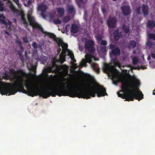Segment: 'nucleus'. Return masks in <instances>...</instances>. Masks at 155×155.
<instances>
[{"label": "nucleus", "instance_id": "1a4fd4ad", "mask_svg": "<svg viewBox=\"0 0 155 155\" xmlns=\"http://www.w3.org/2000/svg\"><path fill=\"white\" fill-rule=\"evenodd\" d=\"M103 69L104 71L107 73L113 72L117 71L113 66L107 64H104Z\"/></svg>", "mask_w": 155, "mask_h": 155}, {"label": "nucleus", "instance_id": "603ef678", "mask_svg": "<svg viewBox=\"0 0 155 155\" xmlns=\"http://www.w3.org/2000/svg\"><path fill=\"white\" fill-rule=\"evenodd\" d=\"M147 45L149 46H151L152 45V43L151 42L149 41L147 42Z\"/></svg>", "mask_w": 155, "mask_h": 155}, {"label": "nucleus", "instance_id": "49530a36", "mask_svg": "<svg viewBox=\"0 0 155 155\" xmlns=\"http://www.w3.org/2000/svg\"><path fill=\"white\" fill-rule=\"evenodd\" d=\"M18 6V7L20 5L19 0H12Z\"/></svg>", "mask_w": 155, "mask_h": 155}, {"label": "nucleus", "instance_id": "72a5a7b5", "mask_svg": "<svg viewBox=\"0 0 155 155\" xmlns=\"http://www.w3.org/2000/svg\"><path fill=\"white\" fill-rule=\"evenodd\" d=\"M68 55L69 56L70 58L73 57L74 56V55L72 52L70 51L69 49H68Z\"/></svg>", "mask_w": 155, "mask_h": 155}, {"label": "nucleus", "instance_id": "09e8293b", "mask_svg": "<svg viewBox=\"0 0 155 155\" xmlns=\"http://www.w3.org/2000/svg\"><path fill=\"white\" fill-rule=\"evenodd\" d=\"M44 45V44H40L38 45V46L41 50H42V46Z\"/></svg>", "mask_w": 155, "mask_h": 155}, {"label": "nucleus", "instance_id": "dca6fc26", "mask_svg": "<svg viewBox=\"0 0 155 155\" xmlns=\"http://www.w3.org/2000/svg\"><path fill=\"white\" fill-rule=\"evenodd\" d=\"M137 45V43L134 40H130L127 44V47L129 49L134 48Z\"/></svg>", "mask_w": 155, "mask_h": 155}, {"label": "nucleus", "instance_id": "f3484780", "mask_svg": "<svg viewBox=\"0 0 155 155\" xmlns=\"http://www.w3.org/2000/svg\"><path fill=\"white\" fill-rule=\"evenodd\" d=\"M111 62L113 63L115 67H118L120 68L121 67V64L119 61L117 60L116 58H112L111 60Z\"/></svg>", "mask_w": 155, "mask_h": 155}, {"label": "nucleus", "instance_id": "680f3d73", "mask_svg": "<svg viewBox=\"0 0 155 155\" xmlns=\"http://www.w3.org/2000/svg\"><path fill=\"white\" fill-rule=\"evenodd\" d=\"M153 95H155V89H154V90L153 91Z\"/></svg>", "mask_w": 155, "mask_h": 155}, {"label": "nucleus", "instance_id": "0eeeda50", "mask_svg": "<svg viewBox=\"0 0 155 155\" xmlns=\"http://www.w3.org/2000/svg\"><path fill=\"white\" fill-rule=\"evenodd\" d=\"M85 60L83 59L80 65L82 67L86 66L87 62L91 63L92 62V59L94 58V56L91 54H87L85 56Z\"/></svg>", "mask_w": 155, "mask_h": 155}, {"label": "nucleus", "instance_id": "052dcab7", "mask_svg": "<svg viewBox=\"0 0 155 155\" xmlns=\"http://www.w3.org/2000/svg\"><path fill=\"white\" fill-rule=\"evenodd\" d=\"M5 34H6L7 35H9V33L8 31H5Z\"/></svg>", "mask_w": 155, "mask_h": 155}, {"label": "nucleus", "instance_id": "393cba45", "mask_svg": "<svg viewBox=\"0 0 155 155\" xmlns=\"http://www.w3.org/2000/svg\"><path fill=\"white\" fill-rule=\"evenodd\" d=\"M68 13L71 14L73 13L74 11V7L72 5H69L68 6Z\"/></svg>", "mask_w": 155, "mask_h": 155}, {"label": "nucleus", "instance_id": "79ce46f5", "mask_svg": "<svg viewBox=\"0 0 155 155\" xmlns=\"http://www.w3.org/2000/svg\"><path fill=\"white\" fill-rule=\"evenodd\" d=\"M96 38L98 41L102 40V37L101 35H97L96 36Z\"/></svg>", "mask_w": 155, "mask_h": 155}, {"label": "nucleus", "instance_id": "e433bc0d", "mask_svg": "<svg viewBox=\"0 0 155 155\" xmlns=\"http://www.w3.org/2000/svg\"><path fill=\"white\" fill-rule=\"evenodd\" d=\"M76 2L78 3H80L81 4H84L85 3L87 0H76Z\"/></svg>", "mask_w": 155, "mask_h": 155}, {"label": "nucleus", "instance_id": "6ab92c4d", "mask_svg": "<svg viewBox=\"0 0 155 155\" xmlns=\"http://www.w3.org/2000/svg\"><path fill=\"white\" fill-rule=\"evenodd\" d=\"M68 44H65L63 47H62V50L61 53L60 54H62L63 55L66 56V53L68 51Z\"/></svg>", "mask_w": 155, "mask_h": 155}, {"label": "nucleus", "instance_id": "7c9ffc66", "mask_svg": "<svg viewBox=\"0 0 155 155\" xmlns=\"http://www.w3.org/2000/svg\"><path fill=\"white\" fill-rule=\"evenodd\" d=\"M133 63L134 64H137L138 61V59L136 57H133L132 59Z\"/></svg>", "mask_w": 155, "mask_h": 155}, {"label": "nucleus", "instance_id": "4468645a", "mask_svg": "<svg viewBox=\"0 0 155 155\" xmlns=\"http://www.w3.org/2000/svg\"><path fill=\"white\" fill-rule=\"evenodd\" d=\"M143 14L144 17L147 16L149 14V8L147 5L143 4L142 7Z\"/></svg>", "mask_w": 155, "mask_h": 155}, {"label": "nucleus", "instance_id": "4be33fe9", "mask_svg": "<svg viewBox=\"0 0 155 155\" xmlns=\"http://www.w3.org/2000/svg\"><path fill=\"white\" fill-rule=\"evenodd\" d=\"M47 7L45 5L41 4L38 6V10L41 12H45L47 9Z\"/></svg>", "mask_w": 155, "mask_h": 155}, {"label": "nucleus", "instance_id": "338daca9", "mask_svg": "<svg viewBox=\"0 0 155 155\" xmlns=\"http://www.w3.org/2000/svg\"><path fill=\"white\" fill-rule=\"evenodd\" d=\"M64 81H65V78H64Z\"/></svg>", "mask_w": 155, "mask_h": 155}, {"label": "nucleus", "instance_id": "5fc2aeb1", "mask_svg": "<svg viewBox=\"0 0 155 155\" xmlns=\"http://www.w3.org/2000/svg\"><path fill=\"white\" fill-rule=\"evenodd\" d=\"M71 58V60L73 61V62L74 63H75L76 62V60L74 58V56L73 58Z\"/></svg>", "mask_w": 155, "mask_h": 155}, {"label": "nucleus", "instance_id": "473e14b6", "mask_svg": "<svg viewBox=\"0 0 155 155\" xmlns=\"http://www.w3.org/2000/svg\"><path fill=\"white\" fill-rule=\"evenodd\" d=\"M148 35V37L150 38L155 40V34L150 33Z\"/></svg>", "mask_w": 155, "mask_h": 155}, {"label": "nucleus", "instance_id": "3c124183", "mask_svg": "<svg viewBox=\"0 0 155 155\" xmlns=\"http://www.w3.org/2000/svg\"><path fill=\"white\" fill-rule=\"evenodd\" d=\"M45 12H42L41 14V15L42 16V17L44 18H45L46 17V16L44 13Z\"/></svg>", "mask_w": 155, "mask_h": 155}, {"label": "nucleus", "instance_id": "e2e57ef3", "mask_svg": "<svg viewBox=\"0 0 155 155\" xmlns=\"http://www.w3.org/2000/svg\"><path fill=\"white\" fill-rule=\"evenodd\" d=\"M147 59H148V60H150V56H148V58H147Z\"/></svg>", "mask_w": 155, "mask_h": 155}, {"label": "nucleus", "instance_id": "4c0bfd02", "mask_svg": "<svg viewBox=\"0 0 155 155\" xmlns=\"http://www.w3.org/2000/svg\"><path fill=\"white\" fill-rule=\"evenodd\" d=\"M22 39L24 43H28L29 41L28 39L26 37H22Z\"/></svg>", "mask_w": 155, "mask_h": 155}, {"label": "nucleus", "instance_id": "ea45409f", "mask_svg": "<svg viewBox=\"0 0 155 155\" xmlns=\"http://www.w3.org/2000/svg\"><path fill=\"white\" fill-rule=\"evenodd\" d=\"M32 45L33 47L34 48V49H36L38 48V45H37V43L36 42H33L32 44Z\"/></svg>", "mask_w": 155, "mask_h": 155}, {"label": "nucleus", "instance_id": "13d9d810", "mask_svg": "<svg viewBox=\"0 0 155 155\" xmlns=\"http://www.w3.org/2000/svg\"><path fill=\"white\" fill-rule=\"evenodd\" d=\"M152 57L154 59H155V54L152 53L151 54Z\"/></svg>", "mask_w": 155, "mask_h": 155}, {"label": "nucleus", "instance_id": "8fccbe9b", "mask_svg": "<svg viewBox=\"0 0 155 155\" xmlns=\"http://www.w3.org/2000/svg\"><path fill=\"white\" fill-rule=\"evenodd\" d=\"M70 26V25L68 24L66 25L65 27V29L66 31H69V28Z\"/></svg>", "mask_w": 155, "mask_h": 155}, {"label": "nucleus", "instance_id": "ddd939ff", "mask_svg": "<svg viewBox=\"0 0 155 155\" xmlns=\"http://www.w3.org/2000/svg\"><path fill=\"white\" fill-rule=\"evenodd\" d=\"M54 41L56 43L58 47L61 46L62 47H63L65 44H67V43H64L62 39L59 38L57 37L56 38H55L54 39Z\"/></svg>", "mask_w": 155, "mask_h": 155}, {"label": "nucleus", "instance_id": "f8f14e48", "mask_svg": "<svg viewBox=\"0 0 155 155\" xmlns=\"http://www.w3.org/2000/svg\"><path fill=\"white\" fill-rule=\"evenodd\" d=\"M113 35L115 41L118 40L120 38L122 37V35L119 29L115 30L113 33Z\"/></svg>", "mask_w": 155, "mask_h": 155}, {"label": "nucleus", "instance_id": "20e7f679", "mask_svg": "<svg viewBox=\"0 0 155 155\" xmlns=\"http://www.w3.org/2000/svg\"><path fill=\"white\" fill-rule=\"evenodd\" d=\"M6 5L9 6L11 10L14 13H18V10L15 8L12 2L9 0H0V11H3Z\"/></svg>", "mask_w": 155, "mask_h": 155}, {"label": "nucleus", "instance_id": "cd10ccee", "mask_svg": "<svg viewBox=\"0 0 155 155\" xmlns=\"http://www.w3.org/2000/svg\"><path fill=\"white\" fill-rule=\"evenodd\" d=\"M122 28L125 33H128L130 31L129 27L127 26H125V25H123Z\"/></svg>", "mask_w": 155, "mask_h": 155}, {"label": "nucleus", "instance_id": "a19ab883", "mask_svg": "<svg viewBox=\"0 0 155 155\" xmlns=\"http://www.w3.org/2000/svg\"><path fill=\"white\" fill-rule=\"evenodd\" d=\"M130 77H131V78L133 80V81L134 83H130L129 82H128L127 81L128 83V85H129V86H131V85H132L133 84H135V81H134V78H134V77H131V76H130ZM136 79H137V78H136Z\"/></svg>", "mask_w": 155, "mask_h": 155}, {"label": "nucleus", "instance_id": "69168bd1", "mask_svg": "<svg viewBox=\"0 0 155 155\" xmlns=\"http://www.w3.org/2000/svg\"><path fill=\"white\" fill-rule=\"evenodd\" d=\"M113 1H116V0H112Z\"/></svg>", "mask_w": 155, "mask_h": 155}, {"label": "nucleus", "instance_id": "412c9836", "mask_svg": "<svg viewBox=\"0 0 155 155\" xmlns=\"http://www.w3.org/2000/svg\"><path fill=\"white\" fill-rule=\"evenodd\" d=\"M147 27L152 29L155 27V22L153 21H148L147 24Z\"/></svg>", "mask_w": 155, "mask_h": 155}, {"label": "nucleus", "instance_id": "b1692460", "mask_svg": "<svg viewBox=\"0 0 155 155\" xmlns=\"http://www.w3.org/2000/svg\"><path fill=\"white\" fill-rule=\"evenodd\" d=\"M43 34L49 36L50 38H52L54 41V39L56 38L57 37L53 34L48 32L46 31L43 32Z\"/></svg>", "mask_w": 155, "mask_h": 155}, {"label": "nucleus", "instance_id": "f03ea898", "mask_svg": "<svg viewBox=\"0 0 155 155\" xmlns=\"http://www.w3.org/2000/svg\"><path fill=\"white\" fill-rule=\"evenodd\" d=\"M113 77L112 80L114 84L117 85L119 82L122 83L121 90L119 92H123L124 94L117 92L118 97L125 99V100L128 101H133L134 99L140 101L143 98V94L139 90L138 87L140 85V83L138 79L133 78L135 82V84L129 86L127 81L119 78L117 74H113Z\"/></svg>", "mask_w": 155, "mask_h": 155}, {"label": "nucleus", "instance_id": "0e129e2a", "mask_svg": "<svg viewBox=\"0 0 155 155\" xmlns=\"http://www.w3.org/2000/svg\"><path fill=\"white\" fill-rule=\"evenodd\" d=\"M133 53H134V54H135V52L134 51H133Z\"/></svg>", "mask_w": 155, "mask_h": 155}, {"label": "nucleus", "instance_id": "774afa93", "mask_svg": "<svg viewBox=\"0 0 155 155\" xmlns=\"http://www.w3.org/2000/svg\"><path fill=\"white\" fill-rule=\"evenodd\" d=\"M15 21H16V19H15Z\"/></svg>", "mask_w": 155, "mask_h": 155}, {"label": "nucleus", "instance_id": "c756f323", "mask_svg": "<svg viewBox=\"0 0 155 155\" xmlns=\"http://www.w3.org/2000/svg\"><path fill=\"white\" fill-rule=\"evenodd\" d=\"M70 19V17L69 16H66L63 18V21L65 23L68 22Z\"/></svg>", "mask_w": 155, "mask_h": 155}, {"label": "nucleus", "instance_id": "4d7b16f0", "mask_svg": "<svg viewBox=\"0 0 155 155\" xmlns=\"http://www.w3.org/2000/svg\"><path fill=\"white\" fill-rule=\"evenodd\" d=\"M27 3L28 5H29L31 3V0H28Z\"/></svg>", "mask_w": 155, "mask_h": 155}, {"label": "nucleus", "instance_id": "a878e982", "mask_svg": "<svg viewBox=\"0 0 155 155\" xmlns=\"http://www.w3.org/2000/svg\"><path fill=\"white\" fill-rule=\"evenodd\" d=\"M15 42L17 44H18L19 45L20 48V51H22V52H23L24 48L22 46V42L21 41H19L18 39L16 40Z\"/></svg>", "mask_w": 155, "mask_h": 155}, {"label": "nucleus", "instance_id": "423d86ee", "mask_svg": "<svg viewBox=\"0 0 155 155\" xmlns=\"http://www.w3.org/2000/svg\"><path fill=\"white\" fill-rule=\"evenodd\" d=\"M94 41L91 40H88L86 41L84 45L85 48L89 53L93 54L95 52V49L94 47Z\"/></svg>", "mask_w": 155, "mask_h": 155}, {"label": "nucleus", "instance_id": "bf43d9fd", "mask_svg": "<svg viewBox=\"0 0 155 155\" xmlns=\"http://www.w3.org/2000/svg\"><path fill=\"white\" fill-rule=\"evenodd\" d=\"M83 47H82V46H79V50L81 51H82L83 49Z\"/></svg>", "mask_w": 155, "mask_h": 155}, {"label": "nucleus", "instance_id": "6e6d98bb", "mask_svg": "<svg viewBox=\"0 0 155 155\" xmlns=\"http://www.w3.org/2000/svg\"><path fill=\"white\" fill-rule=\"evenodd\" d=\"M96 64L94 63H93L91 64V67L93 68H94L96 67Z\"/></svg>", "mask_w": 155, "mask_h": 155}, {"label": "nucleus", "instance_id": "9b49d317", "mask_svg": "<svg viewBox=\"0 0 155 155\" xmlns=\"http://www.w3.org/2000/svg\"><path fill=\"white\" fill-rule=\"evenodd\" d=\"M121 9L125 16L128 15L131 13V10L129 5H124L121 6Z\"/></svg>", "mask_w": 155, "mask_h": 155}, {"label": "nucleus", "instance_id": "a18cd8bd", "mask_svg": "<svg viewBox=\"0 0 155 155\" xmlns=\"http://www.w3.org/2000/svg\"><path fill=\"white\" fill-rule=\"evenodd\" d=\"M23 52L22 51H18L17 53V54L19 56V57L20 58L21 57L22 54Z\"/></svg>", "mask_w": 155, "mask_h": 155}, {"label": "nucleus", "instance_id": "39448f33", "mask_svg": "<svg viewBox=\"0 0 155 155\" xmlns=\"http://www.w3.org/2000/svg\"><path fill=\"white\" fill-rule=\"evenodd\" d=\"M28 19L29 23V25L32 26L33 29H36L37 31H40L43 33L45 31L41 26L37 23L34 18L30 15H28Z\"/></svg>", "mask_w": 155, "mask_h": 155}, {"label": "nucleus", "instance_id": "c9c22d12", "mask_svg": "<svg viewBox=\"0 0 155 155\" xmlns=\"http://www.w3.org/2000/svg\"><path fill=\"white\" fill-rule=\"evenodd\" d=\"M141 7L140 6L137 8L136 10V12L138 14H140L141 13Z\"/></svg>", "mask_w": 155, "mask_h": 155}, {"label": "nucleus", "instance_id": "a211bd4d", "mask_svg": "<svg viewBox=\"0 0 155 155\" xmlns=\"http://www.w3.org/2000/svg\"><path fill=\"white\" fill-rule=\"evenodd\" d=\"M78 27L75 24L72 25L71 27V31L73 33H75L78 32Z\"/></svg>", "mask_w": 155, "mask_h": 155}, {"label": "nucleus", "instance_id": "de8ad7c7", "mask_svg": "<svg viewBox=\"0 0 155 155\" xmlns=\"http://www.w3.org/2000/svg\"><path fill=\"white\" fill-rule=\"evenodd\" d=\"M53 61L57 63L59 62V59H57L56 57H54L53 59Z\"/></svg>", "mask_w": 155, "mask_h": 155}, {"label": "nucleus", "instance_id": "2eb2a0df", "mask_svg": "<svg viewBox=\"0 0 155 155\" xmlns=\"http://www.w3.org/2000/svg\"><path fill=\"white\" fill-rule=\"evenodd\" d=\"M110 55H119L120 54V50L118 47H117L114 49H112L111 52H110Z\"/></svg>", "mask_w": 155, "mask_h": 155}, {"label": "nucleus", "instance_id": "6e6552de", "mask_svg": "<svg viewBox=\"0 0 155 155\" xmlns=\"http://www.w3.org/2000/svg\"><path fill=\"white\" fill-rule=\"evenodd\" d=\"M5 17L3 14H0V23L4 24L6 26L10 29L11 28L12 22L9 20H7V21L5 20Z\"/></svg>", "mask_w": 155, "mask_h": 155}, {"label": "nucleus", "instance_id": "7ed1b4c3", "mask_svg": "<svg viewBox=\"0 0 155 155\" xmlns=\"http://www.w3.org/2000/svg\"><path fill=\"white\" fill-rule=\"evenodd\" d=\"M56 62L52 61V65L44 69L43 73L45 75H47L48 73L52 72H58L60 74L64 73L68 70V66L66 65L58 66Z\"/></svg>", "mask_w": 155, "mask_h": 155}, {"label": "nucleus", "instance_id": "864d4df0", "mask_svg": "<svg viewBox=\"0 0 155 155\" xmlns=\"http://www.w3.org/2000/svg\"><path fill=\"white\" fill-rule=\"evenodd\" d=\"M57 51L59 54H60V52H61V49L60 48V47H58V49Z\"/></svg>", "mask_w": 155, "mask_h": 155}, {"label": "nucleus", "instance_id": "2f4dec72", "mask_svg": "<svg viewBox=\"0 0 155 155\" xmlns=\"http://www.w3.org/2000/svg\"><path fill=\"white\" fill-rule=\"evenodd\" d=\"M53 22L55 24H59L61 23V20L58 18H57V19H55L54 20Z\"/></svg>", "mask_w": 155, "mask_h": 155}, {"label": "nucleus", "instance_id": "bb28decb", "mask_svg": "<svg viewBox=\"0 0 155 155\" xmlns=\"http://www.w3.org/2000/svg\"><path fill=\"white\" fill-rule=\"evenodd\" d=\"M65 56L63 55L62 54H60V58L59 59V62L61 63H63L65 61Z\"/></svg>", "mask_w": 155, "mask_h": 155}, {"label": "nucleus", "instance_id": "c03bdc74", "mask_svg": "<svg viewBox=\"0 0 155 155\" xmlns=\"http://www.w3.org/2000/svg\"><path fill=\"white\" fill-rule=\"evenodd\" d=\"M115 47V45H113L112 44H110V49H113Z\"/></svg>", "mask_w": 155, "mask_h": 155}, {"label": "nucleus", "instance_id": "c85d7f7f", "mask_svg": "<svg viewBox=\"0 0 155 155\" xmlns=\"http://www.w3.org/2000/svg\"><path fill=\"white\" fill-rule=\"evenodd\" d=\"M21 20L23 21V23L25 25V27L27 28V26H28V23L26 21V19L23 15H22L21 16Z\"/></svg>", "mask_w": 155, "mask_h": 155}, {"label": "nucleus", "instance_id": "f257e3e1", "mask_svg": "<svg viewBox=\"0 0 155 155\" xmlns=\"http://www.w3.org/2000/svg\"><path fill=\"white\" fill-rule=\"evenodd\" d=\"M12 74H15L14 78L6 72L4 73L3 78L5 80H15L14 83H8L2 86V82L0 81V93L2 95H10L15 94L17 92H22L28 96L33 97L39 95L44 98H47L51 96L54 97L56 95L59 97L67 96V82H62L63 87L60 88L45 87L41 90H38L37 88L34 86L30 81L26 80L25 83L27 90H25L23 87V82L25 77L27 74L22 69L15 71L14 69L9 70Z\"/></svg>", "mask_w": 155, "mask_h": 155}, {"label": "nucleus", "instance_id": "58836bf2", "mask_svg": "<svg viewBox=\"0 0 155 155\" xmlns=\"http://www.w3.org/2000/svg\"><path fill=\"white\" fill-rule=\"evenodd\" d=\"M107 44V41L104 40H102L101 41V42L100 44L101 45H103L104 46L106 45Z\"/></svg>", "mask_w": 155, "mask_h": 155}, {"label": "nucleus", "instance_id": "37998d69", "mask_svg": "<svg viewBox=\"0 0 155 155\" xmlns=\"http://www.w3.org/2000/svg\"><path fill=\"white\" fill-rule=\"evenodd\" d=\"M102 12L104 14H105L107 13V10L104 7H101Z\"/></svg>", "mask_w": 155, "mask_h": 155}, {"label": "nucleus", "instance_id": "aec40b11", "mask_svg": "<svg viewBox=\"0 0 155 155\" xmlns=\"http://www.w3.org/2000/svg\"><path fill=\"white\" fill-rule=\"evenodd\" d=\"M57 10L59 16L62 17L64 14V9L62 8H57Z\"/></svg>", "mask_w": 155, "mask_h": 155}, {"label": "nucleus", "instance_id": "f704fd0d", "mask_svg": "<svg viewBox=\"0 0 155 155\" xmlns=\"http://www.w3.org/2000/svg\"><path fill=\"white\" fill-rule=\"evenodd\" d=\"M100 49L102 52H106L107 51L106 47L105 46H101L100 47Z\"/></svg>", "mask_w": 155, "mask_h": 155}, {"label": "nucleus", "instance_id": "5701e85b", "mask_svg": "<svg viewBox=\"0 0 155 155\" xmlns=\"http://www.w3.org/2000/svg\"><path fill=\"white\" fill-rule=\"evenodd\" d=\"M31 69L32 71H33V73H30L29 74L32 77H34L36 76V66L35 65H32L31 66Z\"/></svg>", "mask_w": 155, "mask_h": 155}, {"label": "nucleus", "instance_id": "9d476101", "mask_svg": "<svg viewBox=\"0 0 155 155\" xmlns=\"http://www.w3.org/2000/svg\"><path fill=\"white\" fill-rule=\"evenodd\" d=\"M117 22L115 18H109L107 21V25L109 28H114L116 26Z\"/></svg>", "mask_w": 155, "mask_h": 155}]
</instances>
